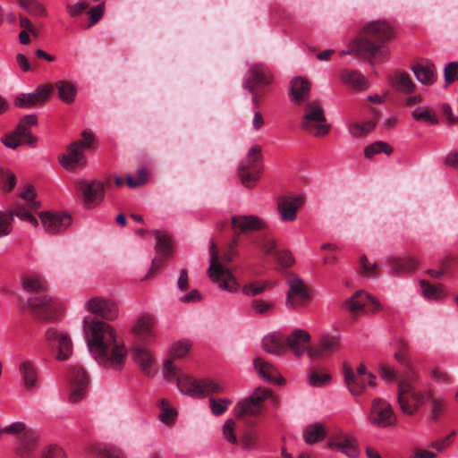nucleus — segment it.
Instances as JSON below:
<instances>
[{"mask_svg":"<svg viewBox=\"0 0 458 458\" xmlns=\"http://www.w3.org/2000/svg\"><path fill=\"white\" fill-rule=\"evenodd\" d=\"M254 367L258 374L267 382H275L277 385L284 383V379L280 377L277 369L264 359L258 357L254 360Z\"/></svg>","mask_w":458,"mask_h":458,"instance_id":"nucleus-26","label":"nucleus"},{"mask_svg":"<svg viewBox=\"0 0 458 458\" xmlns=\"http://www.w3.org/2000/svg\"><path fill=\"white\" fill-rule=\"evenodd\" d=\"M261 161V147L252 146L238 169L240 179L245 187L252 188L259 179L262 171Z\"/></svg>","mask_w":458,"mask_h":458,"instance_id":"nucleus-6","label":"nucleus"},{"mask_svg":"<svg viewBox=\"0 0 458 458\" xmlns=\"http://www.w3.org/2000/svg\"><path fill=\"white\" fill-rule=\"evenodd\" d=\"M148 173L145 168L138 171V178L133 179L131 175H126V182L130 188H137L146 183Z\"/></svg>","mask_w":458,"mask_h":458,"instance_id":"nucleus-63","label":"nucleus"},{"mask_svg":"<svg viewBox=\"0 0 458 458\" xmlns=\"http://www.w3.org/2000/svg\"><path fill=\"white\" fill-rule=\"evenodd\" d=\"M27 305L37 318L43 322L56 320L63 311L60 301L48 294L31 296L28 298Z\"/></svg>","mask_w":458,"mask_h":458,"instance_id":"nucleus-4","label":"nucleus"},{"mask_svg":"<svg viewBox=\"0 0 458 458\" xmlns=\"http://www.w3.org/2000/svg\"><path fill=\"white\" fill-rule=\"evenodd\" d=\"M106 12V1H101L98 4L87 9V15L89 16V24L87 28H90L97 24L104 16Z\"/></svg>","mask_w":458,"mask_h":458,"instance_id":"nucleus-46","label":"nucleus"},{"mask_svg":"<svg viewBox=\"0 0 458 458\" xmlns=\"http://www.w3.org/2000/svg\"><path fill=\"white\" fill-rule=\"evenodd\" d=\"M250 308L257 315H267L273 312L275 302L262 299H253L250 301Z\"/></svg>","mask_w":458,"mask_h":458,"instance_id":"nucleus-47","label":"nucleus"},{"mask_svg":"<svg viewBox=\"0 0 458 458\" xmlns=\"http://www.w3.org/2000/svg\"><path fill=\"white\" fill-rule=\"evenodd\" d=\"M21 285L28 293H41L48 289L47 282L39 275H25L21 279Z\"/></svg>","mask_w":458,"mask_h":458,"instance_id":"nucleus-29","label":"nucleus"},{"mask_svg":"<svg viewBox=\"0 0 458 458\" xmlns=\"http://www.w3.org/2000/svg\"><path fill=\"white\" fill-rule=\"evenodd\" d=\"M417 80L424 85H431L436 81V68L434 64H416L411 67Z\"/></svg>","mask_w":458,"mask_h":458,"instance_id":"nucleus-30","label":"nucleus"},{"mask_svg":"<svg viewBox=\"0 0 458 458\" xmlns=\"http://www.w3.org/2000/svg\"><path fill=\"white\" fill-rule=\"evenodd\" d=\"M389 80L392 86L399 91L410 94L414 90L415 84L405 72L397 71Z\"/></svg>","mask_w":458,"mask_h":458,"instance_id":"nucleus-31","label":"nucleus"},{"mask_svg":"<svg viewBox=\"0 0 458 458\" xmlns=\"http://www.w3.org/2000/svg\"><path fill=\"white\" fill-rule=\"evenodd\" d=\"M231 225L236 235L259 231L266 227L265 221L254 215L233 216L231 219Z\"/></svg>","mask_w":458,"mask_h":458,"instance_id":"nucleus-19","label":"nucleus"},{"mask_svg":"<svg viewBox=\"0 0 458 458\" xmlns=\"http://www.w3.org/2000/svg\"><path fill=\"white\" fill-rule=\"evenodd\" d=\"M177 386L182 393L193 398H200L223 391V388L213 380L197 379L191 376H178Z\"/></svg>","mask_w":458,"mask_h":458,"instance_id":"nucleus-7","label":"nucleus"},{"mask_svg":"<svg viewBox=\"0 0 458 458\" xmlns=\"http://www.w3.org/2000/svg\"><path fill=\"white\" fill-rule=\"evenodd\" d=\"M154 323V318L152 316L143 315L135 323L133 332L136 335L140 337L150 336Z\"/></svg>","mask_w":458,"mask_h":458,"instance_id":"nucleus-38","label":"nucleus"},{"mask_svg":"<svg viewBox=\"0 0 458 458\" xmlns=\"http://www.w3.org/2000/svg\"><path fill=\"white\" fill-rule=\"evenodd\" d=\"M394 37L392 27L386 21L367 23L359 36L350 43L349 50H343L341 56L355 54L369 60L370 64L384 63L389 57L386 43Z\"/></svg>","mask_w":458,"mask_h":458,"instance_id":"nucleus-2","label":"nucleus"},{"mask_svg":"<svg viewBox=\"0 0 458 458\" xmlns=\"http://www.w3.org/2000/svg\"><path fill=\"white\" fill-rule=\"evenodd\" d=\"M39 218L46 232L52 234L64 232L72 224V217L66 213L46 211L39 214Z\"/></svg>","mask_w":458,"mask_h":458,"instance_id":"nucleus-15","label":"nucleus"},{"mask_svg":"<svg viewBox=\"0 0 458 458\" xmlns=\"http://www.w3.org/2000/svg\"><path fill=\"white\" fill-rule=\"evenodd\" d=\"M301 129L312 132L315 130V102H308L301 123Z\"/></svg>","mask_w":458,"mask_h":458,"instance_id":"nucleus-41","label":"nucleus"},{"mask_svg":"<svg viewBox=\"0 0 458 458\" xmlns=\"http://www.w3.org/2000/svg\"><path fill=\"white\" fill-rule=\"evenodd\" d=\"M211 262L208 268V276L211 281L218 283L219 286L229 292H236L239 285L235 278L228 269L225 268L219 262V256L215 242L209 248Z\"/></svg>","mask_w":458,"mask_h":458,"instance_id":"nucleus-8","label":"nucleus"},{"mask_svg":"<svg viewBox=\"0 0 458 458\" xmlns=\"http://www.w3.org/2000/svg\"><path fill=\"white\" fill-rule=\"evenodd\" d=\"M272 81L273 74L267 65L260 63L253 64L249 69L244 87L254 93L257 88L267 86Z\"/></svg>","mask_w":458,"mask_h":458,"instance_id":"nucleus-14","label":"nucleus"},{"mask_svg":"<svg viewBox=\"0 0 458 458\" xmlns=\"http://www.w3.org/2000/svg\"><path fill=\"white\" fill-rule=\"evenodd\" d=\"M287 350L289 349L297 357L305 353L313 360L314 349L311 347V335L303 329H295L286 337Z\"/></svg>","mask_w":458,"mask_h":458,"instance_id":"nucleus-11","label":"nucleus"},{"mask_svg":"<svg viewBox=\"0 0 458 458\" xmlns=\"http://www.w3.org/2000/svg\"><path fill=\"white\" fill-rule=\"evenodd\" d=\"M382 152L390 155L393 152V148L385 141H376L364 149V155L369 159Z\"/></svg>","mask_w":458,"mask_h":458,"instance_id":"nucleus-45","label":"nucleus"},{"mask_svg":"<svg viewBox=\"0 0 458 458\" xmlns=\"http://www.w3.org/2000/svg\"><path fill=\"white\" fill-rule=\"evenodd\" d=\"M376 126L373 120L367 121L363 123H352L349 125V132L353 137H361L370 132Z\"/></svg>","mask_w":458,"mask_h":458,"instance_id":"nucleus-48","label":"nucleus"},{"mask_svg":"<svg viewBox=\"0 0 458 458\" xmlns=\"http://www.w3.org/2000/svg\"><path fill=\"white\" fill-rule=\"evenodd\" d=\"M331 130V124L326 123L323 109L317 105V137L326 136Z\"/></svg>","mask_w":458,"mask_h":458,"instance_id":"nucleus-55","label":"nucleus"},{"mask_svg":"<svg viewBox=\"0 0 458 458\" xmlns=\"http://www.w3.org/2000/svg\"><path fill=\"white\" fill-rule=\"evenodd\" d=\"M261 411V408L252 403L249 398L239 402L234 408L235 416L238 418L246 415L257 416Z\"/></svg>","mask_w":458,"mask_h":458,"instance_id":"nucleus-39","label":"nucleus"},{"mask_svg":"<svg viewBox=\"0 0 458 458\" xmlns=\"http://www.w3.org/2000/svg\"><path fill=\"white\" fill-rule=\"evenodd\" d=\"M89 352L99 364L121 370L123 368L127 350L116 337L115 329L104 321L92 320L86 329Z\"/></svg>","mask_w":458,"mask_h":458,"instance_id":"nucleus-1","label":"nucleus"},{"mask_svg":"<svg viewBox=\"0 0 458 458\" xmlns=\"http://www.w3.org/2000/svg\"><path fill=\"white\" fill-rule=\"evenodd\" d=\"M332 382L331 372L324 368L317 367V388L327 387Z\"/></svg>","mask_w":458,"mask_h":458,"instance_id":"nucleus-61","label":"nucleus"},{"mask_svg":"<svg viewBox=\"0 0 458 458\" xmlns=\"http://www.w3.org/2000/svg\"><path fill=\"white\" fill-rule=\"evenodd\" d=\"M55 88L58 92V97L63 102L66 104L73 102L76 95V89L72 82L67 81H58L55 82Z\"/></svg>","mask_w":458,"mask_h":458,"instance_id":"nucleus-37","label":"nucleus"},{"mask_svg":"<svg viewBox=\"0 0 458 458\" xmlns=\"http://www.w3.org/2000/svg\"><path fill=\"white\" fill-rule=\"evenodd\" d=\"M81 137V140L71 143L65 153L59 158L61 165L68 171H72L85 163L84 152L91 147L94 141V135L89 131H83Z\"/></svg>","mask_w":458,"mask_h":458,"instance_id":"nucleus-5","label":"nucleus"},{"mask_svg":"<svg viewBox=\"0 0 458 458\" xmlns=\"http://www.w3.org/2000/svg\"><path fill=\"white\" fill-rule=\"evenodd\" d=\"M341 78L345 83L359 90L366 89L369 87L366 77L356 70H343Z\"/></svg>","mask_w":458,"mask_h":458,"instance_id":"nucleus-32","label":"nucleus"},{"mask_svg":"<svg viewBox=\"0 0 458 458\" xmlns=\"http://www.w3.org/2000/svg\"><path fill=\"white\" fill-rule=\"evenodd\" d=\"M360 273L367 277H377L378 270L377 263H370L366 256H361L359 265Z\"/></svg>","mask_w":458,"mask_h":458,"instance_id":"nucleus-50","label":"nucleus"},{"mask_svg":"<svg viewBox=\"0 0 458 458\" xmlns=\"http://www.w3.org/2000/svg\"><path fill=\"white\" fill-rule=\"evenodd\" d=\"M53 90L51 84L38 87L33 92L19 94L14 99V105L20 108L29 109L44 104Z\"/></svg>","mask_w":458,"mask_h":458,"instance_id":"nucleus-16","label":"nucleus"},{"mask_svg":"<svg viewBox=\"0 0 458 458\" xmlns=\"http://www.w3.org/2000/svg\"><path fill=\"white\" fill-rule=\"evenodd\" d=\"M38 123V117L36 114H27L23 116L16 129L14 130L15 135L24 138V142L30 146H34L37 141V138L34 137L30 131V126Z\"/></svg>","mask_w":458,"mask_h":458,"instance_id":"nucleus-27","label":"nucleus"},{"mask_svg":"<svg viewBox=\"0 0 458 458\" xmlns=\"http://www.w3.org/2000/svg\"><path fill=\"white\" fill-rule=\"evenodd\" d=\"M98 454L101 458H126L122 449L112 445L99 448Z\"/></svg>","mask_w":458,"mask_h":458,"instance_id":"nucleus-56","label":"nucleus"},{"mask_svg":"<svg viewBox=\"0 0 458 458\" xmlns=\"http://www.w3.org/2000/svg\"><path fill=\"white\" fill-rule=\"evenodd\" d=\"M340 349V339L336 335H322L317 342V360H326Z\"/></svg>","mask_w":458,"mask_h":458,"instance_id":"nucleus-25","label":"nucleus"},{"mask_svg":"<svg viewBox=\"0 0 458 458\" xmlns=\"http://www.w3.org/2000/svg\"><path fill=\"white\" fill-rule=\"evenodd\" d=\"M89 8V3L86 0H80L75 4H66L65 9L71 18L80 17Z\"/></svg>","mask_w":458,"mask_h":458,"instance_id":"nucleus-54","label":"nucleus"},{"mask_svg":"<svg viewBox=\"0 0 458 458\" xmlns=\"http://www.w3.org/2000/svg\"><path fill=\"white\" fill-rule=\"evenodd\" d=\"M418 378V373L410 365L404 368L402 377L398 381L397 401L402 411L407 415H413L424 403V394L416 391L413 386Z\"/></svg>","mask_w":458,"mask_h":458,"instance_id":"nucleus-3","label":"nucleus"},{"mask_svg":"<svg viewBox=\"0 0 458 458\" xmlns=\"http://www.w3.org/2000/svg\"><path fill=\"white\" fill-rule=\"evenodd\" d=\"M110 183L108 179L95 180L90 182L82 181L80 182V190L83 194L85 204L98 205L105 197V188Z\"/></svg>","mask_w":458,"mask_h":458,"instance_id":"nucleus-17","label":"nucleus"},{"mask_svg":"<svg viewBox=\"0 0 458 458\" xmlns=\"http://www.w3.org/2000/svg\"><path fill=\"white\" fill-rule=\"evenodd\" d=\"M235 423L233 420H227L223 426V434L225 438L233 445L237 444V437L234 434Z\"/></svg>","mask_w":458,"mask_h":458,"instance_id":"nucleus-64","label":"nucleus"},{"mask_svg":"<svg viewBox=\"0 0 458 458\" xmlns=\"http://www.w3.org/2000/svg\"><path fill=\"white\" fill-rule=\"evenodd\" d=\"M191 347V344L189 341H179L172 346L170 352L174 358H182L188 353Z\"/></svg>","mask_w":458,"mask_h":458,"instance_id":"nucleus-58","label":"nucleus"},{"mask_svg":"<svg viewBox=\"0 0 458 458\" xmlns=\"http://www.w3.org/2000/svg\"><path fill=\"white\" fill-rule=\"evenodd\" d=\"M158 405L162 410L159 415L160 420L165 425H173L175 421L177 411L170 406L165 399H161Z\"/></svg>","mask_w":458,"mask_h":458,"instance_id":"nucleus-44","label":"nucleus"},{"mask_svg":"<svg viewBox=\"0 0 458 458\" xmlns=\"http://www.w3.org/2000/svg\"><path fill=\"white\" fill-rule=\"evenodd\" d=\"M156 238L155 250L158 255L168 256L171 253V236L165 231L156 230L153 232Z\"/></svg>","mask_w":458,"mask_h":458,"instance_id":"nucleus-35","label":"nucleus"},{"mask_svg":"<svg viewBox=\"0 0 458 458\" xmlns=\"http://www.w3.org/2000/svg\"><path fill=\"white\" fill-rule=\"evenodd\" d=\"M271 391L267 388L258 387L256 388L249 399L252 403L262 409L263 402L269 397Z\"/></svg>","mask_w":458,"mask_h":458,"instance_id":"nucleus-57","label":"nucleus"},{"mask_svg":"<svg viewBox=\"0 0 458 458\" xmlns=\"http://www.w3.org/2000/svg\"><path fill=\"white\" fill-rule=\"evenodd\" d=\"M58 354L57 359L64 360L69 358L72 351V344L68 334H65L63 338L58 342Z\"/></svg>","mask_w":458,"mask_h":458,"instance_id":"nucleus-51","label":"nucleus"},{"mask_svg":"<svg viewBox=\"0 0 458 458\" xmlns=\"http://www.w3.org/2000/svg\"><path fill=\"white\" fill-rule=\"evenodd\" d=\"M87 310L95 315L101 317L106 320H114L118 316V307L113 301L94 297L86 302Z\"/></svg>","mask_w":458,"mask_h":458,"instance_id":"nucleus-18","label":"nucleus"},{"mask_svg":"<svg viewBox=\"0 0 458 458\" xmlns=\"http://www.w3.org/2000/svg\"><path fill=\"white\" fill-rule=\"evenodd\" d=\"M444 76L446 85H450L455 80H458V62H452L445 65Z\"/></svg>","mask_w":458,"mask_h":458,"instance_id":"nucleus-62","label":"nucleus"},{"mask_svg":"<svg viewBox=\"0 0 458 458\" xmlns=\"http://www.w3.org/2000/svg\"><path fill=\"white\" fill-rule=\"evenodd\" d=\"M411 116L416 121H421L436 125L439 120L435 112L429 107H418L411 112Z\"/></svg>","mask_w":458,"mask_h":458,"instance_id":"nucleus-42","label":"nucleus"},{"mask_svg":"<svg viewBox=\"0 0 458 458\" xmlns=\"http://www.w3.org/2000/svg\"><path fill=\"white\" fill-rule=\"evenodd\" d=\"M133 359L135 362L140 366L141 369L144 371L145 374H150L152 358L148 351L142 348H135L133 352Z\"/></svg>","mask_w":458,"mask_h":458,"instance_id":"nucleus-43","label":"nucleus"},{"mask_svg":"<svg viewBox=\"0 0 458 458\" xmlns=\"http://www.w3.org/2000/svg\"><path fill=\"white\" fill-rule=\"evenodd\" d=\"M344 382L350 393L353 395H360L366 387L367 377L356 375L352 368L344 363L343 366Z\"/></svg>","mask_w":458,"mask_h":458,"instance_id":"nucleus-23","label":"nucleus"},{"mask_svg":"<svg viewBox=\"0 0 458 458\" xmlns=\"http://www.w3.org/2000/svg\"><path fill=\"white\" fill-rule=\"evenodd\" d=\"M369 421L377 427L387 428L397 423V417L386 401L376 398L371 403Z\"/></svg>","mask_w":458,"mask_h":458,"instance_id":"nucleus-10","label":"nucleus"},{"mask_svg":"<svg viewBox=\"0 0 458 458\" xmlns=\"http://www.w3.org/2000/svg\"><path fill=\"white\" fill-rule=\"evenodd\" d=\"M8 216L13 222V216H17L22 221L29 222L35 227H38V222L35 216H32L30 210L24 205L17 204L14 206L13 209H10L8 212Z\"/></svg>","mask_w":458,"mask_h":458,"instance_id":"nucleus-36","label":"nucleus"},{"mask_svg":"<svg viewBox=\"0 0 458 458\" xmlns=\"http://www.w3.org/2000/svg\"><path fill=\"white\" fill-rule=\"evenodd\" d=\"M311 82L304 77L297 76L291 80L289 84V96L292 103L301 105L310 95Z\"/></svg>","mask_w":458,"mask_h":458,"instance_id":"nucleus-22","label":"nucleus"},{"mask_svg":"<svg viewBox=\"0 0 458 458\" xmlns=\"http://www.w3.org/2000/svg\"><path fill=\"white\" fill-rule=\"evenodd\" d=\"M266 281H254L242 287V293L246 296H257L261 294L267 287Z\"/></svg>","mask_w":458,"mask_h":458,"instance_id":"nucleus-52","label":"nucleus"},{"mask_svg":"<svg viewBox=\"0 0 458 458\" xmlns=\"http://www.w3.org/2000/svg\"><path fill=\"white\" fill-rule=\"evenodd\" d=\"M428 397L430 400L432 405L431 419L433 420H437L444 411L445 403L443 401L433 397L430 392L428 393Z\"/></svg>","mask_w":458,"mask_h":458,"instance_id":"nucleus-60","label":"nucleus"},{"mask_svg":"<svg viewBox=\"0 0 458 458\" xmlns=\"http://www.w3.org/2000/svg\"><path fill=\"white\" fill-rule=\"evenodd\" d=\"M70 381L71 393L69 394V401L75 403L85 397L89 380L83 368L73 366L70 370Z\"/></svg>","mask_w":458,"mask_h":458,"instance_id":"nucleus-13","label":"nucleus"},{"mask_svg":"<svg viewBox=\"0 0 458 458\" xmlns=\"http://www.w3.org/2000/svg\"><path fill=\"white\" fill-rule=\"evenodd\" d=\"M289 291L287 293L286 305L290 308H296L310 299L307 287L298 276H293L288 281Z\"/></svg>","mask_w":458,"mask_h":458,"instance_id":"nucleus-21","label":"nucleus"},{"mask_svg":"<svg viewBox=\"0 0 458 458\" xmlns=\"http://www.w3.org/2000/svg\"><path fill=\"white\" fill-rule=\"evenodd\" d=\"M420 286L422 289V293L424 297L427 299L437 300L440 299L443 296V292L440 284H430L428 281L421 280Z\"/></svg>","mask_w":458,"mask_h":458,"instance_id":"nucleus-49","label":"nucleus"},{"mask_svg":"<svg viewBox=\"0 0 458 458\" xmlns=\"http://www.w3.org/2000/svg\"><path fill=\"white\" fill-rule=\"evenodd\" d=\"M352 318L368 312L375 313L381 309L379 301L365 291H357L343 304Z\"/></svg>","mask_w":458,"mask_h":458,"instance_id":"nucleus-9","label":"nucleus"},{"mask_svg":"<svg viewBox=\"0 0 458 458\" xmlns=\"http://www.w3.org/2000/svg\"><path fill=\"white\" fill-rule=\"evenodd\" d=\"M30 428H28L26 424L21 421H16L9 426L3 428L4 434H9L16 437L17 440L20 439V437H23L25 433L30 431Z\"/></svg>","mask_w":458,"mask_h":458,"instance_id":"nucleus-53","label":"nucleus"},{"mask_svg":"<svg viewBox=\"0 0 458 458\" xmlns=\"http://www.w3.org/2000/svg\"><path fill=\"white\" fill-rule=\"evenodd\" d=\"M303 203L301 196H280L277 198V211L283 221H294L297 210Z\"/></svg>","mask_w":458,"mask_h":458,"instance_id":"nucleus-20","label":"nucleus"},{"mask_svg":"<svg viewBox=\"0 0 458 458\" xmlns=\"http://www.w3.org/2000/svg\"><path fill=\"white\" fill-rule=\"evenodd\" d=\"M231 403L230 399H219L209 398V404L211 411L214 415L218 416L226 411L228 404Z\"/></svg>","mask_w":458,"mask_h":458,"instance_id":"nucleus-59","label":"nucleus"},{"mask_svg":"<svg viewBox=\"0 0 458 458\" xmlns=\"http://www.w3.org/2000/svg\"><path fill=\"white\" fill-rule=\"evenodd\" d=\"M21 373L27 388L37 386L38 369L34 363L30 360H25L20 367Z\"/></svg>","mask_w":458,"mask_h":458,"instance_id":"nucleus-33","label":"nucleus"},{"mask_svg":"<svg viewBox=\"0 0 458 458\" xmlns=\"http://www.w3.org/2000/svg\"><path fill=\"white\" fill-rule=\"evenodd\" d=\"M392 274L410 272L417 267V262L412 258H391L388 260Z\"/></svg>","mask_w":458,"mask_h":458,"instance_id":"nucleus-34","label":"nucleus"},{"mask_svg":"<svg viewBox=\"0 0 458 458\" xmlns=\"http://www.w3.org/2000/svg\"><path fill=\"white\" fill-rule=\"evenodd\" d=\"M327 447L340 451L349 458H357L360 454L357 439L344 432L331 434Z\"/></svg>","mask_w":458,"mask_h":458,"instance_id":"nucleus-12","label":"nucleus"},{"mask_svg":"<svg viewBox=\"0 0 458 458\" xmlns=\"http://www.w3.org/2000/svg\"><path fill=\"white\" fill-rule=\"evenodd\" d=\"M19 5L35 17H46L47 11L38 0H19Z\"/></svg>","mask_w":458,"mask_h":458,"instance_id":"nucleus-40","label":"nucleus"},{"mask_svg":"<svg viewBox=\"0 0 458 458\" xmlns=\"http://www.w3.org/2000/svg\"><path fill=\"white\" fill-rule=\"evenodd\" d=\"M38 443V435L30 430L23 437H20L18 444L15 447V454L20 458H31Z\"/></svg>","mask_w":458,"mask_h":458,"instance_id":"nucleus-24","label":"nucleus"},{"mask_svg":"<svg viewBox=\"0 0 458 458\" xmlns=\"http://www.w3.org/2000/svg\"><path fill=\"white\" fill-rule=\"evenodd\" d=\"M263 347L266 352L281 355L287 351L286 337L279 333H272L263 338Z\"/></svg>","mask_w":458,"mask_h":458,"instance_id":"nucleus-28","label":"nucleus"}]
</instances>
